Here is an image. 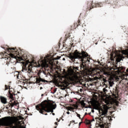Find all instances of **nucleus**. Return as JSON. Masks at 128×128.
Wrapping results in <instances>:
<instances>
[{
  "label": "nucleus",
  "mask_w": 128,
  "mask_h": 128,
  "mask_svg": "<svg viewBox=\"0 0 128 128\" xmlns=\"http://www.w3.org/2000/svg\"><path fill=\"white\" fill-rule=\"evenodd\" d=\"M52 106L53 108L52 107ZM56 108V104H52L47 100H45L36 106V108L38 110L40 114L48 116V114L46 112H54V110Z\"/></svg>",
  "instance_id": "nucleus-1"
},
{
  "label": "nucleus",
  "mask_w": 128,
  "mask_h": 128,
  "mask_svg": "<svg viewBox=\"0 0 128 128\" xmlns=\"http://www.w3.org/2000/svg\"><path fill=\"white\" fill-rule=\"evenodd\" d=\"M78 68V66L74 67L73 66L72 68L68 69L67 72L66 70H64L63 74L70 82H74L76 78V71L80 72Z\"/></svg>",
  "instance_id": "nucleus-2"
},
{
  "label": "nucleus",
  "mask_w": 128,
  "mask_h": 128,
  "mask_svg": "<svg viewBox=\"0 0 128 128\" xmlns=\"http://www.w3.org/2000/svg\"><path fill=\"white\" fill-rule=\"evenodd\" d=\"M90 56L88 52L86 51L82 50L81 52L78 50H76L70 56V58L73 62H74L76 59L81 60L82 62H84V59Z\"/></svg>",
  "instance_id": "nucleus-3"
},
{
  "label": "nucleus",
  "mask_w": 128,
  "mask_h": 128,
  "mask_svg": "<svg viewBox=\"0 0 128 128\" xmlns=\"http://www.w3.org/2000/svg\"><path fill=\"white\" fill-rule=\"evenodd\" d=\"M104 6V4L102 2H98L95 4H92V2H88L84 6V10L86 12H88L90 10L94 8H102Z\"/></svg>",
  "instance_id": "nucleus-4"
},
{
  "label": "nucleus",
  "mask_w": 128,
  "mask_h": 128,
  "mask_svg": "<svg viewBox=\"0 0 128 128\" xmlns=\"http://www.w3.org/2000/svg\"><path fill=\"white\" fill-rule=\"evenodd\" d=\"M0 122L4 126H10V128H16V126H14L10 120V117H4L0 119Z\"/></svg>",
  "instance_id": "nucleus-5"
},
{
  "label": "nucleus",
  "mask_w": 128,
  "mask_h": 128,
  "mask_svg": "<svg viewBox=\"0 0 128 128\" xmlns=\"http://www.w3.org/2000/svg\"><path fill=\"white\" fill-rule=\"evenodd\" d=\"M8 50L10 52V56L7 58L8 60H12V58H16V57L18 54H19L18 52V49L16 48H8Z\"/></svg>",
  "instance_id": "nucleus-6"
},
{
  "label": "nucleus",
  "mask_w": 128,
  "mask_h": 128,
  "mask_svg": "<svg viewBox=\"0 0 128 128\" xmlns=\"http://www.w3.org/2000/svg\"><path fill=\"white\" fill-rule=\"evenodd\" d=\"M108 106H104L103 108H102L101 110L102 114L101 115V118L102 120H104L105 118H106V120H110V116H108Z\"/></svg>",
  "instance_id": "nucleus-7"
},
{
  "label": "nucleus",
  "mask_w": 128,
  "mask_h": 128,
  "mask_svg": "<svg viewBox=\"0 0 128 128\" xmlns=\"http://www.w3.org/2000/svg\"><path fill=\"white\" fill-rule=\"evenodd\" d=\"M32 64H27L22 66V72L25 70V72H26L28 74H32Z\"/></svg>",
  "instance_id": "nucleus-8"
},
{
  "label": "nucleus",
  "mask_w": 128,
  "mask_h": 128,
  "mask_svg": "<svg viewBox=\"0 0 128 128\" xmlns=\"http://www.w3.org/2000/svg\"><path fill=\"white\" fill-rule=\"evenodd\" d=\"M8 94L10 98H11L12 100H14V96H16V94L14 89L10 88V86H9Z\"/></svg>",
  "instance_id": "nucleus-9"
},
{
  "label": "nucleus",
  "mask_w": 128,
  "mask_h": 128,
  "mask_svg": "<svg viewBox=\"0 0 128 128\" xmlns=\"http://www.w3.org/2000/svg\"><path fill=\"white\" fill-rule=\"evenodd\" d=\"M48 81L40 78H36V83L39 84H48Z\"/></svg>",
  "instance_id": "nucleus-10"
},
{
  "label": "nucleus",
  "mask_w": 128,
  "mask_h": 128,
  "mask_svg": "<svg viewBox=\"0 0 128 128\" xmlns=\"http://www.w3.org/2000/svg\"><path fill=\"white\" fill-rule=\"evenodd\" d=\"M103 82H105V84H109L110 86H114V78H110L108 80H106V79L103 78Z\"/></svg>",
  "instance_id": "nucleus-11"
},
{
  "label": "nucleus",
  "mask_w": 128,
  "mask_h": 128,
  "mask_svg": "<svg viewBox=\"0 0 128 128\" xmlns=\"http://www.w3.org/2000/svg\"><path fill=\"white\" fill-rule=\"evenodd\" d=\"M47 60L44 58L43 60H42L41 61H38V64L39 66H42V68H46V66H48Z\"/></svg>",
  "instance_id": "nucleus-12"
},
{
  "label": "nucleus",
  "mask_w": 128,
  "mask_h": 128,
  "mask_svg": "<svg viewBox=\"0 0 128 128\" xmlns=\"http://www.w3.org/2000/svg\"><path fill=\"white\" fill-rule=\"evenodd\" d=\"M98 120H100V122H98V126H100V128H109L110 126H108V123H106V124H104L102 122V120H100V119H98Z\"/></svg>",
  "instance_id": "nucleus-13"
},
{
  "label": "nucleus",
  "mask_w": 128,
  "mask_h": 128,
  "mask_svg": "<svg viewBox=\"0 0 128 128\" xmlns=\"http://www.w3.org/2000/svg\"><path fill=\"white\" fill-rule=\"evenodd\" d=\"M0 64H3V66H6L8 64V60L4 58L0 59Z\"/></svg>",
  "instance_id": "nucleus-14"
},
{
  "label": "nucleus",
  "mask_w": 128,
  "mask_h": 128,
  "mask_svg": "<svg viewBox=\"0 0 128 128\" xmlns=\"http://www.w3.org/2000/svg\"><path fill=\"white\" fill-rule=\"evenodd\" d=\"M0 100L1 102H2V104H6L8 102H7L8 99H6L5 97L0 96Z\"/></svg>",
  "instance_id": "nucleus-15"
},
{
  "label": "nucleus",
  "mask_w": 128,
  "mask_h": 128,
  "mask_svg": "<svg viewBox=\"0 0 128 128\" xmlns=\"http://www.w3.org/2000/svg\"><path fill=\"white\" fill-rule=\"evenodd\" d=\"M120 4V0H112V6H118Z\"/></svg>",
  "instance_id": "nucleus-16"
},
{
  "label": "nucleus",
  "mask_w": 128,
  "mask_h": 128,
  "mask_svg": "<svg viewBox=\"0 0 128 128\" xmlns=\"http://www.w3.org/2000/svg\"><path fill=\"white\" fill-rule=\"evenodd\" d=\"M124 56L122 54H120L116 58L117 62H120V60H122V58H124Z\"/></svg>",
  "instance_id": "nucleus-17"
},
{
  "label": "nucleus",
  "mask_w": 128,
  "mask_h": 128,
  "mask_svg": "<svg viewBox=\"0 0 128 128\" xmlns=\"http://www.w3.org/2000/svg\"><path fill=\"white\" fill-rule=\"evenodd\" d=\"M78 26V23H74L73 25L71 26V30H76V28Z\"/></svg>",
  "instance_id": "nucleus-18"
},
{
  "label": "nucleus",
  "mask_w": 128,
  "mask_h": 128,
  "mask_svg": "<svg viewBox=\"0 0 128 128\" xmlns=\"http://www.w3.org/2000/svg\"><path fill=\"white\" fill-rule=\"evenodd\" d=\"M114 70H118V72H120V70H122V68L120 67H118L116 66L112 68Z\"/></svg>",
  "instance_id": "nucleus-19"
},
{
  "label": "nucleus",
  "mask_w": 128,
  "mask_h": 128,
  "mask_svg": "<svg viewBox=\"0 0 128 128\" xmlns=\"http://www.w3.org/2000/svg\"><path fill=\"white\" fill-rule=\"evenodd\" d=\"M11 102H12V100H10V102L8 103V104L6 106V108L7 110H8L10 108V106L12 108V103Z\"/></svg>",
  "instance_id": "nucleus-20"
},
{
  "label": "nucleus",
  "mask_w": 128,
  "mask_h": 128,
  "mask_svg": "<svg viewBox=\"0 0 128 128\" xmlns=\"http://www.w3.org/2000/svg\"><path fill=\"white\" fill-rule=\"evenodd\" d=\"M112 0H106L104 1V4H110L112 6Z\"/></svg>",
  "instance_id": "nucleus-21"
},
{
  "label": "nucleus",
  "mask_w": 128,
  "mask_h": 128,
  "mask_svg": "<svg viewBox=\"0 0 128 128\" xmlns=\"http://www.w3.org/2000/svg\"><path fill=\"white\" fill-rule=\"evenodd\" d=\"M92 122L90 120H88V119L85 120L84 123L86 124H90Z\"/></svg>",
  "instance_id": "nucleus-22"
},
{
  "label": "nucleus",
  "mask_w": 128,
  "mask_h": 128,
  "mask_svg": "<svg viewBox=\"0 0 128 128\" xmlns=\"http://www.w3.org/2000/svg\"><path fill=\"white\" fill-rule=\"evenodd\" d=\"M12 106H16V104H18L16 103V101H14V102H12Z\"/></svg>",
  "instance_id": "nucleus-23"
},
{
  "label": "nucleus",
  "mask_w": 128,
  "mask_h": 128,
  "mask_svg": "<svg viewBox=\"0 0 128 128\" xmlns=\"http://www.w3.org/2000/svg\"><path fill=\"white\" fill-rule=\"evenodd\" d=\"M67 110H74V108L73 107L69 106L67 108Z\"/></svg>",
  "instance_id": "nucleus-24"
},
{
  "label": "nucleus",
  "mask_w": 128,
  "mask_h": 128,
  "mask_svg": "<svg viewBox=\"0 0 128 128\" xmlns=\"http://www.w3.org/2000/svg\"><path fill=\"white\" fill-rule=\"evenodd\" d=\"M14 76L16 77L17 80H20V73L18 72L16 75H14Z\"/></svg>",
  "instance_id": "nucleus-25"
},
{
  "label": "nucleus",
  "mask_w": 128,
  "mask_h": 128,
  "mask_svg": "<svg viewBox=\"0 0 128 128\" xmlns=\"http://www.w3.org/2000/svg\"><path fill=\"white\" fill-rule=\"evenodd\" d=\"M4 90H8L10 88V86H8V85H5V88Z\"/></svg>",
  "instance_id": "nucleus-26"
},
{
  "label": "nucleus",
  "mask_w": 128,
  "mask_h": 128,
  "mask_svg": "<svg viewBox=\"0 0 128 128\" xmlns=\"http://www.w3.org/2000/svg\"><path fill=\"white\" fill-rule=\"evenodd\" d=\"M81 106H86V103L84 102H81Z\"/></svg>",
  "instance_id": "nucleus-27"
},
{
  "label": "nucleus",
  "mask_w": 128,
  "mask_h": 128,
  "mask_svg": "<svg viewBox=\"0 0 128 128\" xmlns=\"http://www.w3.org/2000/svg\"><path fill=\"white\" fill-rule=\"evenodd\" d=\"M103 92H108V90L106 89V88H104Z\"/></svg>",
  "instance_id": "nucleus-28"
},
{
  "label": "nucleus",
  "mask_w": 128,
  "mask_h": 128,
  "mask_svg": "<svg viewBox=\"0 0 128 128\" xmlns=\"http://www.w3.org/2000/svg\"><path fill=\"white\" fill-rule=\"evenodd\" d=\"M76 114H77V116L78 118H79L80 119V114H78V113H76Z\"/></svg>",
  "instance_id": "nucleus-29"
},
{
  "label": "nucleus",
  "mask_w": 128,
  "mask_h": 128,
  "mask_svg": "<svg viewBox=\"0 0 128 128\" xmlns=\"http://www.w3.org/2000/svg\"><path fill=\"white\" fill-rule=\"evenodd\" d=\"M70 34H68V36L66 35V38H70Z\"/></svg>",
  "instance_id": "nucleus-30"
},
{
  "label": "nucleus",
  "mask_w": 128,
  "mask_h": 128,
  "mask_svg": "<svg viewBox=\"0 0 128 128\" xmlns=\"http://www.w3.org/2000/svg\"><path fill=\"white\" fill-rule=\"evenodd\" d=\"M60 56H58L57 57V60H60Z\"/></svg>",
  "instance_id": "nucleus-31"
},
{
  "label": "nucleus",
  "mask_w": 128,
  "mask_h": 128,
  "mask_svg": "<svg viewBox=\"0 0 128 128\" xmlns=\"http://www.w3.org/2000/svg\"><path fill=\"white\" fill-rule=\"evenodd\" d=\"M56 92V89L55 88V89L54 90V92Z\"/></svg>",
  "instance_id": "nucleus-32"
},
{
  "label": "nucleus",
  "mask_w": 128,
  "mask_h": 128,
  "mask_svg": "<svg viewBox=\"0 0 128 128\" xmlns=\"http://www.w3.org/2000/svg\"><path fill=\"white\" fill-rule=\"evenodd\" d=\"M26 84V83L24 82H22V84H24H24Z\"/></svg>",
  "instance_id": "nucleus-33"
},
{
  "label": "nucleus",
  "mask_w": 128,
  "mask_h": 128,
  "mask_svg": "<svg viewBox=\"0 0 128 128\" xmlns=\"http://www.w3.org/2000/svg\"><path fill=\"white\" fill-rule=\"evenodd\" d=\"M80 124H82V122H81L79 123V126H80Z\"/></svg>",
  "instance_id": "nucleus-34"
},
{
  "label": "nucleus",
  "mask_w": 128,
  "mask_h": 128,
  "mask_svg": "<svg viewBox=\"0 0 128 128\" xmlns=\"http://www.w3.org/2000/svg\"><path fill=\"white\" fill-rule=\"evenodd\" d=\"M68 114H70V112H67Z\"/></svg>",
  "instance_id": "nucleus-35"
},
{
  "label": "nucleus",
  "mask_w": 128,
  "mask_h": 128,
  "mask_svg": "<svg viewBox=\"0 0 128 128\" xmlns=\"http://www.w3.org/2000/svg\"><path fill=\"white\" fill-rule=\"evenodd\" d=\"M127 58H128V52H127Z\"/></svg>",
  "instance_id": "nucleus-36"
},
{
  "label": "nucleus",
  "mask_w": 128,
  "mask_h": 128,
  "mask_svg": "<svg viewBox=\"0 0 128 128\" xmlns=\"http://www.w3.org/2000/svg\"><path fill=\"white\" fill-rule=\"evenodd\" d=\"M52 115H53V116H54V113H52Z\"/></svg>",
  "instance_id": "nucleus-37"
},
{
  "label": "nucleus",
  "mask_w": 128,
  "mask_h": 128,
  "mask_svg": "<svg viewBox=\"0 0 128 128\" xmlns=\"http://www.w3.org/2000/svg\"><path fill=\"white\" fill-rule=\"evenodd\" d=\"M42 88L41 87V88H40V90H42Z\"/></svg>",
  "instance_id": "nucleus-38"
},
{
  "label": "nucleus",
  "mask_w": 128,
  "mask_h": 128,
  "mask_svg": "<svg viewBox=\"0 0 128 128\" xmlns=\"http://www.w3.org/2000/svg\"><path fill=\"white\" fill-rule=\"evenodd\" d=\"M27 58H24V60H26Z\"/></svg>",
  "instance_id": "nucleus-39"
},
{
  "label": "nucleus",
  "mask_w": 128,
  "mask_h": 128,
  "mask_svg": "<svg viewBox=\"0 0 128 128\" xmlns=\"http://www.w3.org/2000/svg\"><path fill=\"white\" fill-rule=\"evenodd\" d=\"M80 16H82V13L80 14Z\"/></svg>",
  "instance_id": "nucleus-40"
},
{
  "label": "nucleus",
  "mask_w": 128,
  "mask_h": 128,
  "mask_svg": "<svg viewBox=\"0 0 128 128\" xmlns=\"http://www.w3.org/2000/svg\"><path fill=\"white\" fill-rule=\"evenodd\" d=\"M115 98H116V96H115Z\"/></svg>",
  "instance_id": "nucleus-41"
},
{
  "label": "nucleus",
  "mask_w": 128,
  "mask_h": 128,
  "mask_svg": "<svg viewBox=\"0 0 128 128\" xmlns=\"http://www.w3.org/2000/svg\"><path fill=\"white\" fill-rule=\"evenodd\" d=\"M56 124H57L56 122Z\"/></svg>",
  "instance_id": "nucleus-42"
},
{
  "label": "nucleus",
  "mask_w": 128,
  "mask_h": 128,
  "mask_svg": "<svg viewBox=\"0 0 128 128\" xmlns=\"http://www.w3.org/2000/svg\"><path fill=\"white\" fill-rule=\"evenodd\" d=\"M63 60H64V58H63Z\"/></svg>",
  "instance_id": "nucleus-43"
}]
</instances>
